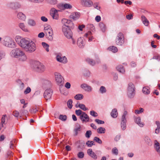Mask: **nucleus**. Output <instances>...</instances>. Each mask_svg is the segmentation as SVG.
Returning <instances> with one entry per match:
<instances>
[{
  "instance_id": "1",
  "label": "nucleus",
  "mask_w": 160,
  "mask_h": 160,
  "mask_svg": "<svg viewBox=\"0 0 160 160\" xmlns=\"http://www.w3.org/2000/svg\"><path fill=\"white\" fill-rule=\"evenodd\" d=\"M10 54L12 57L19 58L20 61H25L27 59V57L24 52L19 48H15L12 50Z\"/></svg>"
},
{
  "instance_id": "2",
  "label": "nucleus",
  "mask_w": 160,
  "mask_h": 160,
  "mask_svg": "<svg viewBox=\"0 0 160 160\" xmlns=\"http://www.w3.org/2000/svg\"><path fill=\"white\" fill-rule=\"evenodd\" d=\"M31 41V40L27 38L19 37L16 39V41L18 45L25 50Z\"/></svg>"
},
{
  "instance_id": "3",
  "label": "nucleus",
  "mask_w": 160,
  "mask_h": 160,
  "mask_svg": "<svg viewBox=\"0 0 160 160\" xmlns=\"http://www.w3.org/2000/svg\"><path fill=\"white\" fill-rule=\"evenodd\" d=\"M2 43L5 46L9 48H14L16 47L14 41L8 36H6L3 38Z\"/></svg>"
},
{
  "instance_id": "4",
  "label": "nucleus",
  "mask_w": 160,
  "mask_h": 160,
  "mask_svg": "<svg viewBox=\"0 0 160 160\" xmlns=\"http://www.w3.org/2000/svg\"><path fill=\"white\" fill-rule=\"evenodd\" d=\"M32 68L35 71L38 72H42L45 69L44 66L38 61H35L33 62Z\"/></svg>"
},
{
  "instance_id": "5",
  "label": "nucleus",
  "mask_w": 160,
  "mask_h": 160,
  "mask_svg": "<svg viewBox=\"0 0 160 160\" xmlns=\"http://www.w3.org/2000/svg\"><path fill=\"white\" fill-rule=\"evenodd\" d=\"M62 22L63 24L62 28H71L73 29L75 26L72 22L66 18H63L62 20Z\"/></svg>"
},
{
  "instance_id": "6",
  "label": "nucleus",
  "mask_w": 160,
  "mask_h": 160,
  "mask_svg": "<svg viewBox=\"0 0 160 160\" xmlns=\"http://www.w3.org/2000/svg\"><path fill=\"white\" fill-rule=\"evenodd\" d=\"M124 42V38L123 33L122 32L119 33L116 38V43L117 45L121 46Z\"/></svg>"
},
{
  "instance_id": "7",
  "label": "nucleus",
  "mask_w": 160,
  "mask_h": 160,
  "mask_svg": "<svg viewBox=\"0 0 160 160\" xmlns=\"http://www.w3.org/2000/svg\"><path fill=\"white\" fill-rule=\"evenodd\" d=\"M36 49V45L35 43L31 40L25 50L28 52L31 53L34 52Z\"/></svg>"
},
{
  "instance_id": "8",
  "label": "nucleus",
  "mask_w": 160,
  "mask_h": 160,
  "mask_svg": "<svg viewBox=\"0 0 160 160\" xmlns=\"http://www.w3.org/2000/svg\"><path fill=\"white\" fill-rule=\"evenodd\" d=\"M128 114L127 111H125L122 116L121 121V126L122 129L123 130H125L126 128L127 120L126 118V116Z\"/></svg>"
},
{
  "instance_id": "9",
  "label": "nucleus",
  "mask_w": 160,
  "mask_h": 160,
  "mask_svg": "<svg viewBox=\"0 0 160 160\" xmlns=\"http://www.w3.org/2000/svg\"><path fill=\"white\" fill-rule=\"evenodd\" d=\"M55 80L58 85H61L64 83V78L60 73L56 72L54 74Z\"/></svg>"
},
{
  "instance_id": "10",
  "label": "nucleus",
  "mask_w": 160,
  "mask_h": 160,
  "mask_svg": "<svg viewBox=\"0 0 160 160\" xmlns=\"http://www.w3.org/2000/svg\"><path fill=\"white\" fill-rule=\"evenodd\" d=\"M71 28H62V31L64 36L70 39L72 37L73 33Z\"/></svg>"
},
{
  "instance_id": "11",
  "label": "nucleus",
  "mask_w": 160,
  "mask_h": 160,
  "mask_svg": "<svg viewBox=\"0 0 160 160\" xmlns=\"http://www.w3.org/2000/svg\"><path fill=\"white\" fill-rule=\"evenodd\" d=\"M61 11L59 10H57L54 8H52L50 10V14L53 19L58 20L59 18V15L58 13V12Z\"/></svg>"
},
{
  "instance_id": "12",
  "label": "nucleus",
  "mask_w": 160,
  "mask_h": 160,
  "mask_svg": "<svg viewBox=\"0 0 160 160\" xmlns=\"http://www.w3.org/2000/svg\"><path fill=\"white\" fill-rule=\"evenodd\" d=\"M7 7L12 9L16 10L21 8V5L18 2H10L7 4Z\"/></svg>"
},
{
  "instance_id": "13",
  "label": "nucleus",
  "mask_w": 160,
  "mask_h": 160,
  "mask_svg": "<svg viewBox=\"0 0 160 160\" xmlns=\"http://www.w3.org/2000/svg\"><path fill=\"white\" fill-rule=\"evenodd\" d=\"M79 118L83 123H86L90 121L89 116L84 112H82V115L79 117Z\"/></svg>"
},
{
  "instance_id": "14",
  "label": "nucleus",
  "mask_w": 160,
  "mask_h": 160,
  "mask_svg": "<svg viewBox=\"0 0 160 160\" xmlns=\"http://www.w3.org/2000/svg\"><path fill=\"white\" fill-rule=\"evenodd\" d=\"M86 61L89 64L92 66L94 65L96 63H99L100 62V60L98 56H95V61L89 58H87Z\"/></svg>"
},
{
  "instance_id": "15",
  "label": "nucleus",
  "mask_w": 160,
  "mask_h": 160,
  "mask_svg": "<svg viewBox=\"0 0 160 160\" xmlns=\"http://www.w3.org/2000/svg\"><path fill=\"white\" fill-rule=\"evenodd\" d=\"M52 93V89H47L44 92L43 96L46 100L50 99L51 98Z\"/></svg>"
},
{
  "instance_id": "16",
  "label": "nucleus",
  "mask_w": 160,
  "mask_h": 160,
  "mask_svg": "<svg viewBox=\"0 0 160 160\" xmlns=\"http://www.w3.org/2000/svg\"><path fill=\"white\" fill-rule=\"evenodd\" d=\"M45 33L46 35L47 38L50 41L52 40L53 36V31L52 29L50 28Z\"/></svg>"
},
{
  "instance_id": "17",
  "label": "nucleus",
  "mask_w": 160,
  "mask_h": 160,
  "mask_svg": "<svg viewBox=\"0 0 160 160\" xmlns=\"http://www.w3.org/2000/svg\"><path fill=\"white\" fill-rule=\"evenodd\" d=\"M80 16V13L79 12H74L72 13L69 16V18L74 20H76L78 19Z\"/></svg>"
},
{
  "instance_id": "18",
  "label": "nucleus",
  "mask_w": 160,
  "mask_h": 160,
  "mask_svg": "<svg viewBox=\"0 0 160 160\" xmlns=\"http://www.w3.org/2000/svg\"><path fill=\"white\" fill-rule=\"evenodd\" d=\"M56 58L57 61L60 62L65 63L68 62L67 58L65 56L61 57V56L58 55Z\"/></svg>"
},
{
  "instance_id": "19",
  "label": "nucleus",
  "mask_w": 160,
  "mask_h": 160,
  "mask_svg": "<svg viewBox=\"0 0 160 160\" xmlns=\"http://www.w3.org/2000/svg\"><path fill=\"white\" fill-rule=\"evenodd\" d=\"M81 88L88 92H90L92 90L91 87L85 83L82 84L81 85Z\"/></svg>"
},
{
  "instance_id": "20",
  "label": "nucleus",
  "mask_w": 160,
  "mask_h": 160,
  "mask_svg": "<svg viewBox=\"0 0 160 160\" xmlns=\"http://www.w3.org/2000/svg\"><path fill=\"white\" fill-rule=\"evenodd\" d=\"M134 120L135 122L140 127H142L144 125V123L141 122V119L140 117H135L134 118Z\"/></svg>"
},
{
  "instance_id": "21",
  "label": "nucleus",
  "mask_w": 160,
  "mask_h": 160,
  "mask_svg": "<svg viewBox=\"0 0 160 160\" xmlns=\"http://www.w3.org/2000/svg\"><path fill=\"white\" fill-rule=\"evenodd\" d=\"M77 44L79 47L81 48H83L85 43L83 41V38L82 37L79 38L77 40Z\"/></svg>"
},
{
  "instance_id": "22",
  "label": "nucleus",
  "mask_w": 160,
  "mask_h": 160,
  "mask_svg": "<svg viewBox=\"0 0 160 160\" xmlns=\"http://www.w3.org/2000/svg\"><path fill=\"white\" fill-rule=\"evenodd\" d=\"M154 147L156 151L160 156V146L159 142L157 140L155 141Z\"/></svg>"
},
{
  "instance_id": "23",
  "label": "nucleus",
  "mask_w": 160,
  "mask_h": 160,
  "mask_svg": "<svg viewBox=\"0 0 160 160\" xmlns=\"http://www.w3.org/2000/svg\"><path fill=\"white\" fill-rule=\"evenodd\" d=\"M84 5L87 7H90L93 5V2L91 0H83Z\"/></svg>"
},
{
  "instance_id": "24",
  "label": "nucleus",
  "mask_w": 160,
  "mask_h": 160,
  "mask_svg": "<svg viewBox=\"0 0 160 160\" xmlns=\"http://www.w3.org/2000/svg\"><path fill=\"white\" fill-rule=\"evenodd\" d=\"M141 19L143 23L145 26H148L149 22L145 16H142Z\"/></svg>"
},
{
  "instance_id": "25",
  "label": "nucleus",
  "mask_w": 160,
  "mask_h": 160,
  "mask_svg": "<svg viewBox=\"0 0 160 160\" xmlns=\"http://www.w3.org/2000/svg\"><path fill=\"white\" fill-rule=\"evenodd\" d=\"M135 94V90L128 91L127 95L128 98H133Z\"/></svg>"
},
{
  "instance_id": "26",
  "label": "nucleus",
  "mask_w": 160,
  "mask_h": 160,
  "mask_svg": "<svg viewBox=\"0 0 160 160\" xmlns=\"http://www.w3.org/2000/svg\"><path fill=\"white\" fill-rule=\"evenodd\" d=\"M118 113L117 109L116 108L113 109L111 113V117L113 118H116L118 116Z\"/></svg>"
},
{
  "instance_id": "27",
  "label": "nucleus",
  "mask_w": 160,
  "mask_h": 160,
  "mask_svg": "<svg viewBox=\"0 0 160 160\" xmlns=\"http://www.w3.org/2000/svg\"><path fill=\"white\" fill-rule=\"evenodd\" d=\"M155 123L157 126V128L155 129V133L157 134H158L160 132V122L159 121H156Z\"/></svg>"
},
{
  "instance_id": "28",
  "label": "nucleus",
  "mask_w": 160,
  "mask_h": 160,
  "mask_svg": "<svg viewBox=\"0 0 160 160\" xmlns=\"http://www.w3.org/2000/svg\"><path fill=\"white\" fill-rule=\"evenodd\" d=\"M143 93L145 94H148L150 93V88L148 87H145L143 88L142 90Z\"/></svg>"
},
{
  "instance_id": "29",
  "label": "nucleus",
  "mask_w": 160,
  "mask_h": 160,
  "mask_svg": "<svg viewBox=\"0 0 160 160\" xmlns=\"http://www.w3.org/2000/svg\"><path fill=\"white\" fill-rule=\"evenodd\" d=\"M28 24L31 26H34L36 25V21L32 19H29L28 20Z\"/></svg>"
},
{
  "instance_id": "30",
  "label": "nucleus",
  "mask_w": 160,
  "mask_h": 160,
  "mask_svg": "<svg viewBox=\"0 0 160 160\" xmlns=\"http://www.w3.org/2000/svg\"><path fill=\"white\" fill-rule=\"evenodd\" d=\"M135 87L132 82H130L128 84V91H133L135 90Z\"/></svg>"
},
{
  "instance_id": "31",
  "label": "nucleus",
  "mask_w": 160,
  "mask_h": 160,
  "mask_svg": "<svg viewBox=\"0 0 160 160\" xmlns=\"http://www.w3.org/2000/svg\"><path fill=\"white\" fill-rule=\"evenodd\" d=\"M17 17L19 19L22 20H24L26 19L25 15L21 12H20L18 13Z\"/></svg>"
},
{
  "instance_id": "32",
  "label": "nucleus",
  "mask_w": 160,
  "mask_h": 160,
  "mask_svg": "<svg viewBox=\"0 0 160 160\" xmlns=\"http://www.w3.org/2000/svg\"><path fill=\"white\" fill-rule=\"evenodd\" d=\"M116 69L119 72L122 73H124L125 71L122 65H119L116 67Z\"/></svg>"
},
{
  "instance_id": "33",
  "label": "nucleus",
  "mask_w": 160,
  "mask_h": 160,
  "mask_svg": "<svg viewBox=\"0 0 160 160\" xmlns=\"http://www.w3.org/2000/svg\"><path fill=\"white\" fill-rule=\"evenodd\" d=\"M144 140L149 145L151 146L152 144V142L148 136H145L144 138Z\"/></svg>"
},
{
  "instance_id": "34",
  "label": "nucleus",
  "mask_w": 160,
  "mask_h": 160,
  "mask_svg": "<svg viewBox=\"0 0 160 160\" xmlns=\"http://www.w3.org/2000/svg\"><path fill=\"white\" fill-rule=\"evenodd\" d=\"M7 117L6 114L3 115L2 116L1 119V126L4 127V125L6 124L5 118Z\"/></svg>"
},
{
  "instance_id": "35",
  "label": "nucleus",
  "mask_w": 160,
  "mask_h": 160,
  "mask_svg": "<svg viewBox=\"0 0 160 160\" xmlns=\"http://www.w3.org/2000/svg\"><path fill=\"white\" fill-rule=\"evenodd\" d=\"M108 49L109 50L114 53L118 51L117 48L116 47L114 46L109 47Z\"/></svg>"
},
{
  "instance_id": "36",
  "label": "nucleus",
  "mask_w": 160,
  "mask_h": 160,
  "mask_svg": "<svg viewBox=\"0 0 160 160\" xmlns=\"http://www.w3.org/2000/svg\"><path fill=\"white\" fill-rule=\"evenodd\" d=\"M83 98V95L81 94H78L74 96V98L77 100H81Z\"/></svg>"
},
{
  "instance_id": "37",
  "label": "nucleus",
  "mask_w": 160,
  "mask_h": 160,
  "mask_svg": "<svg viewBox=\"0 0 160 160\" xmlns=\"http://www.w3.org/2000/svg\"><path fill=\"white\" fill-rule=\"evenodd\" d=\"M99 26L102 32H104L105 31L106 27L103 23L102 22H100L99 23Z\"/></svg>"
},
{
  "instance_id": "38",
  "label": "nucleus",
  "mask_w": 160,
  "mask_h": 160,
  "mask_svg": "<svg viewBox=\"0 0 160 160\" xmlns=\"http://www.w3.org/2000/svg\"><path fill=\"white\" fill-rule=\"evenodd\" d=\"M97 130L99 134L104 133L105 132V128H104L101 127L98 128L97 129Z\"/></svg>"
},
{
  "instance_id": "39",
  "label": "nucleus",
  "mask_w": 160,
  "mask_h": 160,
  "mask_svg": "<svg viewBox=\"0 0 160 160\" xmlns=\"http://www.w3.org/2000/svg\"><path fill=\"white\" fill-rule=\"evenodd\" d=\"M42 45L43 47L48 52L49 51V45L45 42H43L42 43Z\"/></svg>"
},
{
  "instance_id": "40",
  "label": "nucleus",
  "mask_w": 160,
  "mask_h": 160,
  "mask_svg": "<svg viewBox=\"0 0 160 160\" xmlns=\"http://www.w3.org/2000/svg\"><path fill=\"white\" fill-rule=\"evenodd\" d=\"M67 118V116L65 115L60 114L58 118L63 121H65L66 120Z\"/></svg>"
},
{
  "instance_id": "41",
  "label": "nucleus",
  "mask_w": 160,
  "mask_h": 160,
  "mask_svg": "<svg viewBox=\"0 0 160 160\" xmlns=\"http://www.w3.org/2000/svg\"><path fill=\"white\" fill-rule=\"evenodd\" d=\"M86 144L89 147H91L92 146L95 145V144L93 141L89 140H88Z\"/></svg>"
},
{
  "instance_id": "42",
  "label": "nucleus",
  "mask_w": 160,
  "mask_h": 160,
  "mask_svg": "<svg viewBox=\"0 0 160 160\" xmlns=\"http://www.w3.org/2000/svg\"><path fill=\"white\" fill-rule=\"evenodd\" d=\"M78 106L80 109L84 111H87L88 109V108L86 107L85 105L83 104L79 103L78 104Z\"/></svg>"
},
{
  "instance_id": "43",
  "label": "nucleus",
  "mask_w": 160,
  "mask_h": 160,
  "mask_svg": "<svg viewBox=\"0 0 160 160\" xmlns=\"http://www.w3.org/2000/svg\"><path fill=\"white\" fill-rule=\"evenodd\" d=\"M19 27L23 31L25 32L28 31V29L23 23H20L19 24Z\"/></svg>"
},
{
  "instance_id": "44",
  "label": "nucleus",
  "mask_w": 160,
  "mask_h": 160,
  "mask_svg": "<svg viewBox=\"0 0 160 160\" xmlns=\"http://www.w3.org/2000/svg\"><path fill=\"white\" fill-rule=\"evenodd\" d=\"M99 92L102 94L105 93L107 92L105 87L103 86H101L99 89Z\"/></svg>"
},
{
  "instance_id": "45",
  "label": "nucleus",
  "mask_w": 160,
  "mask_h": 160,
  "mask_svg": "<svg viewBox=\"0 0 160 160\" xmlns=\"http://www.w3.org/2000/svg\"><path fill=\"white\" fill-rule=\"evenodd\" d=\"M72 101L71 99H69L67 102V106L68 108L71 109L72 107Z\"/></svg>"
},
{
  "instance_id": "46",
  "label": "nucleus",
  "mask_w": 160,
  "mask_h": 160,
  "mask_svg": "<svg viewBox=\"0 0 160 160\" xmlns=\"http://www.w3.org/2000/svg\"><path fill=\"white\" fill-rule=\"evenodd\" d=\"M83 74L85 76L89 77L90 75V73L88 70L85 69L83 71Z\"/></svg>"
},
{
  "instance_id": "47",
  "label": "nucleus",
  "mask_w": 160,
  "mask_h": 160,
  "mask_svg": "<svg viewBox=\"0 0 160 160\" xmlns=\"http://www.w3.org/2000/svg\"><path fill=\"white\" fill-rule=\"evenodd\" d=\"M93 140L99 144H101L102 142V140L98 137H94Z\"/></svg>"
},
{
  "instance_id": "48",
  "label": "nucleus",
  "mask_w": 160,
  "mask_h": 160,
  "mask_svg": "<svg viewBox=\"0 0 160 160\" xmlns=\"http://www.w3.org/2000/svg\"><path fill=\"white\" fill-rule=\"evenodd\" d=\"M28 112V111L27 110L25 109L21 110L20 111V113L21 114V116L25 115Z\"/></svg>"
},
{
  "instance_id": "49",
  "label": "nucleus",
  "mask_w": 160,
  "mask_h": 160,
  "mask_svg": "<svg viewBox=\"0 0 160 160\" xmlns=\"http://www.w3.org/2000/svg\"><path fill=\"white\" fill-rule=\"evenodd\" d=\"M90 114L91 115L94 117H97L98 116V113L93 110L90 111Z\"/></svg>"
},
{
  "instance_id": "50",
  "label": "nucleus",
  "mask_w": 160,
  "mask_h": 160,
  "mask_svg": "<svg viewBox=\"0 0 160 160\" xmlns=\"http://www.w3.org/2000/svg\"><path fill=\"white\" fill-rule=\"evenodd\" d=\"M91 135V131L90 130H88L87 131L86 133L85 134V136L87 138H90Z\"/></svg>"
},
{
  "instance_id": "51",
  "label": "nucleus",
  "mask_w": 160,
  "mask_h": 160,
  "mask_svg": "<svg viewBox=\"0 0 160 160\" xmlns=\"http://www.w3.org/2000/svg\"><path fill=\"white\" fill-rule=\"evenodd\" d=\"M83 112L80 109L76 110L75 111L76 114L78 116H79V117L82 115Z\"/></svg>"
},
{
  "instance_id": "52",
  "label": "nucleus",
  "mask_w": 160,
  "mask_h": 160,
  "mask_svg": "<svg viewBox=\"0 0 160 160\" xmlns=\"http://www.w3.org/2000/svg\"><path fill=\"white\" fill-rule=\"evenodd\" d=\"M5 56V53L3 51H0V61L4 58Z\"/></svg>"
},
{
  "instance_id": "53",
  "label": "nucleus",
  "mask_w": 160,
  "mask_h": 160,
  "mask_svg": "<svg viewBox=\"0 0 160 160\" xmlns=\"http://www.w3.org/2000/svg\"><path fill=\"white\" fill-rule=\"evenodd\" d=\"M140 110H138V109L136 110L135 111V113L136 114H139L140 113L143 112L144 111V109L143 108H140Z\"/></svg>"
},
{
  "instance_id": "54",
  "label": "nucleus",
  "mask_w": 160,
  "mask_h": 160,
  "mask_svg": "<svg viewBox=\"0 0 160 160\" xmlns=\"http://www.w3.org/2000/svg\"><path fill=\"white\" fill-rule=\"evenodd\" d=\"M64 9H71L72 8V6L69 4L65 3L63 5Z\"/></svg>"
},
{
  "instance_id": "55",
  "label": "nucleus",
  "mask_w": 160,
  "mask_h": 160,
  "mask_svg": "<svg viewBox=\"0 0 160 160\" xmlns=\"http://www.w3.org/2000/svg\"><path fill=\"white\" fill-rule=\"evenodd\" d=\"M31 91V88L29 87H28L24 91V93L26 94L29 93Z\"/></svg>"
},
{
  "instance_id": "56",
  "label": "nucleus",
  "mask_w": 160,
  "mask_h": 160,
  "mask_svg": "<svg viewBox=\"0 0 160 160\" xmlns=\"http://www.w3.org/2000/svg\"><path fill=\"white\" fill-rule=\"evenodd\" d=\"M95 121L98 124H103L104 123V122L103 121L101 120L98 119L95 120Z\"/></svg>"
},
{
  "instance_id": "57",
  "label": "nucleus",
  "mask_w": 160,
  "mask_h": 160,
  "mask_svg": "<svg viewBox=\"0 0 160 160\" xmlns=\"http://www.w3.org/2000/svg\"><path fill=\"white\" fill-rule=\"evenodd\" d=\"M78 156L80 158H82L84 157V153L83 152H79L78 154Z\"/></svg>"
},
{
  "instance_id": "58",
  "label": "nucleus",
  "mask_w": 160,
  "mask_h": 160,
  "mask_svg": "<svg viewBox=\"0 0 160 160\" xmlns=\"http://www.w3.org/2000/svg\"><path fill=\"white\" fill-rule=\"evenodd\" d=\"M113 153L117 155L118 154V150L116 148H114L112 149V150Z\"/></svg>"
},
{
  "instance_id": "59",
  "label": "nucleus",
  "mask_w": 160,
  "mask_h": 160,
  "mask_svg": "<svg viewBox=\"0 0 160 160\" xmlns=\"http://www.w3.org/2000/svg\"><path fill=\"white\" fill-rule=\"evenodd\" d=\"M81 126H79V127L78 128H75L74 129V132H75V135L77 136L78 134V132L81 129Z\"/></svg>"
},
{
  "instance_id": "60",
  "label": "nucleus",
  "mask_w": 160,
  "mask_h": 160,
  "mask_svg": "<svg viewBox=\"0 0 160 160\" xmlns=\"http://www.w3.org/2000/svg\"><path fill=\"white\" fill-rule=\"evenodd\" d=\"M12 152L10 151H8L7 153V154L5 156L6 158H8V157L11 156L12 155Z\"/></svg>"
},
{
  "instance_id": "61",
  "label": "nucleus",
  "mask_w": 160,
  "mask_h": 160,
  "mask_svg": "<svg viewBox=\"0 0 160 160\" xmlns=\"http://www.w3.org/2000/svg\"><path fill=\"white\" fill-rule=\"evenodd\" d=\"M89 156L94 159H96L97 158V155L94 152H93L92 154H90Z\"/></svg>"
},
{
  "instance_id": "62",
  "label": "nucleus",
  "mask_w": 160,
  "mask_h": 160,
  "mask_svg": "<svg viewBox=\"0 0 160 160\" xmlns=\"http://www.w3.org/2000/svg\"><path fill=\"white\" fill-rule=\"evenodd\" d=\"M49 3L52 5H55L57 3V0H50Z\"/></svg>"
},
{
  "instance_id": "63",
  "label": "nucleus",
  "mask_w": 160,
  "mask_h": 160,
  "mask_svg": "<svg viewBox=\"0 0 160 160\" xmlns=\"http://www.w3.org/2000/svg\"><path fill=\"white\" fill-rule=\"evenodd\" d=\"M153 59H155L158 61H160V55H158L154 56L152 58Z\"/></svg>"
},
{
  "instance_id": "64",
  "label": "nucleus",
  "mask_w": 160,
  "mask_h": 160,
  "mask_svg": "<svg viewBox=\"0 0 160 160\" xmlns=\"http://www.w3.org/2000/svg\"><path fill=\"white\" fill-rule=\"evenodd\" d=\"M19 88L20 90H22L24 88V84L23 82L19 85Z\"/></svg>"
}]
</instances>
